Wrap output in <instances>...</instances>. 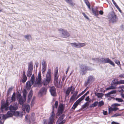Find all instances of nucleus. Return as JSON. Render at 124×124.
<instances>
[{
	"label": "nucleus",
	"mask_w": 124,
	"mask_h": 124,
	"mask_svg": "<svg viewBox=\"0 0 124 124\" xmlns=\"http://www.w3.org/2000/svg\"><path fill=\"white\" fill-rule=\"evenodd\" d=\"M58 68L56 67L54 72V83L55 86L57 88H59L62 87V86L60 85V82H58V79L59 75L58 74Z\"/></svg>",
	"instance_id": "1"
},
{
	"label": "nucleus",
	"mask_w": 124,
	"mask_h": 124,
	"mask_svg": "<svg viewBox=\"0 0 124 124\" xmlns=\"http://www.w3.org/2000/svg\"><path fill=\"white\" fill-rule=\"evenodd\" d=\"M51 70L50 69H49L46 75L45 80H44L43 82V84L44 85H47L50 83L51 78Z\"/></svg>",
	"instance_id": "2"
},
{
	"label": "nucleus",
	"mask_w": 124,
	"mask_h": 124,
	"mask_svg": "<svg viewBox=\"0 0 124 124\" xmlns=\"http://www.w3.org/2000/svg\"><path fill=\"white\" fill-rule=\"evenodd\" d=\"M41 74L40 72L39 73L38 78H36V81L34 85V86H37L39 87H40L41 86Z\"/></svg>",
	"instance_id": "3"
},
{
	"label": "nucleus",
	"mask_w": 124,
	"mask_h": 124,
	"mask_svg": "<svg viewBox=\"0 0 124 124\" xmlns=\"http://www.w3.org/2000/svg\"><path fill=\"white\" fill-rule=\"evenodd\" d=\"M118 79H114L111 83V86L109 87L106 88L107 90L110 89H115V86L118 84Z\"/></svg>",
	"instance_id": "4"
},
{
	"label": "nucleus",
	"mask_w": 124,
	"mask_h": 124,
	"mask_svg": "<svg viewBox=\"0 0 124 124\" xmlns=\"http://www.w3.org/2000/svg\"><path fill=\"white\" fill-rule=\"evenodd\" d=\"M101 61L102 63H108L114 67L115 66V64L111 60L108 58H101Z\"/></svg>",
	"instance_id": "5"
},
{
	"label": "nucleus",
	"mask_w": 124,
	"mask_h": 124,
	"mask_svg": "<svg viewBox=\"0 0 124 124\" xmlns=\"http://www.w3.org/2000/svg\"><path fill=\"white\" fill-rule=\"evenodd\" d=\"M59 30L62 31V36L63 38H67L69 37L70 34L66 30L63 29H60Z\"/></svg>",
	"instance_id": "6"
},
{
	"label": "nucleus",
	"mask_w": 124,
	"mask_h": 124,
	"mask_svg": "<svg viewBox=\"0 0 124 124\" xmlns=\"http://www.w3.org/2000/svg\"><path fill=\"white\" fill-rule=\"evenodd\" d=\"M52 108L53 111L52 112V114L51 116L49 118V121L48 123V124H53L54 122L55 116V114L54 111V105H53Z\"/></svg>",
	"instance_id": "7"
},
{
	"label": "nucleus",
	"mask_w": 124,
	"mask_h": 124,
	"mask_svg": "<svg viewBox=\"0 0 124 124\" xmlns=\"http://www.w3.org/2000/svg\"><path fill=\"white\" fill-rule=\"evenodd\" d=\"M91 70V69L89 68L88 67L86 66L83 65L81 68V71L82 72V75H85L87 70Z\"/></svg>",
	"instance_id": "8"
},
{
	"label": "nucleus",
	"mask_w": 124,
	"mask_h": 124,
	"mask_svg": "<svg viewBox=\"0 0 124 124\" xmlns=\"http://www.w3.org/2000/svg\"><path fill=\"white\" fill-rule=\"evenodd\" d=\"M64 109V106L62 104L60 103L58 108L57 111V113L59 115L62 113Z\"/></svg>",
	"instance_id": "9"
},
{
	"label": "nucleus",
	"mask_w": 124,
	"mask_h": 124,
	"mask_svg": "<svg viewBox=\"0 0 124 124\" xmlns=\"http://www.w3.org/2000/svg\"><path fill=\"white\" fill-rule=\"evenodd\" d=\"M94 80V78L93 76H90L88 78L87 81L85 83V85L86 86L89 83H91Z\"/></svg>",
	"instance_id": "10"
},
{
	"label": "nucleus",
	"mask_w": 124,
	"mask_h": 124,
	"mask_svg": "<svg viewBox=\"0 0 124 124\" xmlns=\"http://www.w3.org/2000/svg\"><path fill=\"white\" fill-rule=\"evenodd\" d=\"M18 108V105L17 103H14L13 105H10L9 107V110L13 112L15 111Z\"/></svg>",
	"instance_id": "11"
},
{
	"label": "nucleus",
	"mask_w": 124,
	"mask_h": 124,
	"mask_svg": "<svg viewBox=\"0 0 124 124\" xmlns=\"http://www.w3.org/2000/svg\"><path fill=\"white\" fill-rule=\"evenodd\" d=\"M49 91L51 95L54 97L56 96V89L54 86L50 87Z\"/></svg>",
	"instance_id": "12"
},
{
	"label": "nucleus",
	"mask_w": 124,
	"mask_h": 124,
	"mask_svg": "<svg viewBox=\"0 0 124 124\" xmlns=\"http://www.w3.org/2000/svg\"><path fill=\"white\" fill-rule=\"evenodd\" d=\"M14 113V112L10 110L9 111H8L7 114L4 115L6 119L9 117H12Z\"/></svg>",
	"instance_id": "13"
},
{
	"label": "nucleus",
	"mask_w": 124,
	"mask_h": 124,
	"mask_svg": "<svg viewBox=\"0 0 124 124\" xmlns=\"http://www.w3.org/2000/svg\"><path fill=\"white\" fill-rule=\"evenodd\" d=\"M9 105V103L6 102V103L1 105V109H2L5 108V110H7L8 109V106Z\"/></svg>",
	"instance_id": "14"
},
{
	"label": "nucleus",
	"mask_w": 124,
	"mask_h": 124,
	"mask_svg": "<svg viewBox=\"0 0 124 124\" xmlns=\"http://www.w3.org/2000/svg\"><path fill=\"white\" fill-rule=\"evenodd\" d=\"M117 20V18L116 15L114 14L113 15H112L110 19V21L113 23H114L116 22Z\"/></svg>",
	"instance_id": "15"
},
{
	"label": "nucleus",
	"mask_w": 124,
	"mask_h": 124,
	"mask_svg": "<svg viewBox=\"0 0 124 124\" xmlns=\"http://www.w3.org/2000/svg\"><path fill=\"white\" fill-rule=\"evenodd\" d=\"M98 8L97 7L94 9L93 8H92V11L95 16H97L98 15Z\"/></svg>",
	"instance_id": "16"
},
{
	"label": "nucleus",
	"mask_w": 124,
	"mask_h": 124,
	"mask_svg": "<svg viewBox=\"0 0 124 124\" xmlns=\"http://www.w3.org/2000/svg\"><path fill=\"white\" fill-rule=\"evenodd\" d=\"M47 89L45 87L42 88L40 90L39 93L41 94H45L46 92Z\"/></svg>",
	"instance_id": "17"
},
{
	"label": "nucleus",
	"mask_w": 124,
	"mask_h": 124,
	"mask_svg": "<svg viewBox=\"0 0 124 124\" xmlns=\"http://www.w3.org/2000/svg\"><path fill=\"white\" fill-rule=\"evenodd\" d=\"M26 99L24 98H23L22 97L20 98L19 100V103L20 105H23Z\"/></svg>",
	"instance_id": "18"
},
{
	"label": "nucleus",
	"mask_w": 124,
	"mask_h": 124,
	"mask_svg": "<svg viewBox=\"0 0 124 124\" xmlns=\"http://www.w3.org/2000/svg\"><path fill=\"white\" fill-rule=\"evenodd\" d=\"M33 94V92L32 90L30 91L29 95L28 96V102L29 103L30 101L31 97L32 96Z\"/></svg>",
	"instance_id": "19"
},
{
	"label": "nucleus",
	"mask_w": 124,
	"mask_h": 124,
	"mask_svg": "<svg viewBox=\"0 0 124 124\" xmlns=\"http://www.w3.org/2000/svg\"><path fill=\"white\" fill-rule=\"evenodd\" d=\"M72 87H73V86H71L68 88L66 92V96H68L69 95L70 91H71Z\"/></svg>",
	"instance_id": "20"
},
{
	"label": "nucleus",
	"mask_w": 124,
	"mask_h": 124,
	"mask_svg": "<svg viewBox=\"0 0 124 124\" xmlns=\"http://www.w3.org/2000/svg\"><path fill=\"white\" fill-rule=\"evenodd\" d=\"M28 70H32L33 69V63L32 62L29 63Z\"/></svg>",
	"instance_id": "21"
},
{
	"label": "nucleus",
	"mask_w": 124,
	"mask_h": 124,
	"mask_svg": "<svg viewBox=\"0 0 124 124\" xmlns=\"http://www.w3.org/2000/svg\"><path fill=\"white\" fill-rule=\"evenodd\" d=\"M16 93L15 92L14 93L12 96L11 97V101L10 102V103H11L12 102L15 101L16 100Z\"/></svg>",
	"instance_id": "22"
},
{
	"label": "nucleus",
	"mask_w": 124,
	"mask_h": 124,
	"mask_svg": "<svg viewBox=\"0 0 124 124\" xmlns=\"http://www.w3.org/2000/svg\"><path fill=\"white\" fill-rule=\"evenodd\" d=\"M76 96L73 95L71 97L69 102L71 103L73 102L74 100H75Z\"/></svg>",
	"instance_id": "23"
},
{
	"label": "nucleus",
	"mask_w": 124,
	"mask_h": 124,
	"mask_svg": "<svg viewBox=\"0 0 124 124\" xmlns=\"http://www.w3.org/2000/svg\"><path fill=\"white\" fill-rule=\"evenodd\" d=\"M113 3L114 4V5L117 8V9L119 10V11L121 13H122L121 10L120 9V8L117 5V4L115 2L114 0H112Z\"/></svg>",
	"instance_id": "24"
},
{
	"label": "nucleus",
	"mask_w": 124,
	"mask_h": 124,
	"mask_svg": "<svg viewBox=\"0 0 124 124\" xmlns=\"http://www.w3.org/2000/svg\"><path fill=\"white\" fill-rule=\"evenodd\" d=\"M67 3L71 6H73L75 5L72 0H64Z\"/></svg>",
	"instance_id": "25"
},
{
	"label": "nucleus",
	"mask_w": 124,
	"mask_h": 124,
	"mask_svg": "<svg viewBox=\"0 0 124 124\" xmlns=\"http://www.w3.org/2000/svg\"><path fill=\"white\" fill-rule=\"evenodd\" d=\"M24 110H26V111L28 113L29 112L30 109V106L29 105L27 104L24 106Z\"/></svg>",
	"instance_id": "26"
},
{
	"label": "nucleus",
	"mask_w": 124,
	"mask_h": 124,
	"mask_svg": "<svg viewBox=\"0 0 124 124\" xmlns=\"http://www.w3.org/2000/svg\"><path fill=\"white\" fill-rule=\"evenodd\" d=\"M32 85V84H31L30 82L27 81L26 84V88L28 89H30Z\"/></svg>",
	"instance_id": "27"
},
{
	"label": "nucleus",
	"mask_w": 124,
	"mask_h": 124,
	"mask_svg": "<svg viewBox=\"0 0 124 124\" xmlns=\"http://www.w3.org/2000/svg\"><path fill=\"white\" fill-rule=\"evenodd\" d=\"M95 95L97 96L99 98H101L103 96V94L102 93L95 92Z\"/></svg>",
	"instance_id": "28"
},
{
	"label": "nucleus",
	"mask_w": 124,
	"mask_h": 124,
	"mask_svg": "<svg viewBox=\"0 0 124 124\" xmlns=\"http://www.w3.org/2000/svg\"><path fill=\"white\" fill-rule=\"evenodd\" d=\"M118 90L119 92L123 93L124 91V86H119L118 88Z\"/></svg>",
	"instance_id": "29"
},
{
	"label": "nucleus",
	"mask_w": 124,
	"mask_h": 124,
	"mask_svg": "<svg viewBox=\"0 0 124 124\" xmlns=\"http://www.w3.org/2000/svg\"><path fill=\"white\" fill-rule=\"evenodd\" d=\"M98 104V101H95L90 106V107L92 108V107H94L96 106Z\"/></svg>",
	"instance_id": "30"
},
{
	"label": "nucleus",
	"mask_w": 124,
	"mask_h": 124,
	"mask_svg": "<svg viewBox=\"0 0 124 124\" xmlns=\"http://www.w3.org/2000/svg\"><path fill=\"white\" fill-rule=\"evenodd\" d=\"M64 115H62L58 118L57 122L58 123V122L59 121H63L64 120H63V119L64 118Z\"/></svg>",
	"instance_id": "31"
},
{
	"label": "nucleus",
	"mask_w": 124,
	"mask_h": 124,
	"mask_svg": "<svg viewBox=\"0 0 124 124\" xmlns=\"http://www.w3.org/2000/svg\"><path fill=\"white\" fill-rule=\"evenodd\" d=\"M32 71L28 70L27 72V76L28 77H30L32 74Z\"/></svg>",
	"instance_id": "32"
},
{
	"label": "nucleus",
	"mask_w": 124,
	"mask_h": 124,
	"mask_svg": "<svg viewBox=\"0 0 124 124\" xmlns=\"http://www.w3.org/2000/svg\"><path fill=\"white\" fill-rule=\"evenodd\" d=\"M89 103L88 102H86L82 106V108L83 109H84L86 107H88L89 105Z\"/></svg>",
	"instance_id": "33"
},
{
	"label": "nucleus",
	"mask_w": 124,
	"mask_h": 124,
	"mask_svg": "<svg viewBox=\"0 0 124 124\" xmlns=\"http://www.w3.org/2000/svg\"><path fill=\"white\" fill-rule=\"evenodd\" d=\"M85 3L87 6L88 8L90 9H91L90 4L87 0H84Z\"/></svg>",
	"instance_id": "34"
},
{
	"label": "nucleus",
	"mask_w": 124,
	"mask_h": 124,
	"mask_svg": "<svg viewBox=\"0 0 124 124\" xmlns=\"http://www.w3.org/2000/svg\"><path fill=\"white\" fill-rule=\"evenodd\" d=\"M31 81L32 85L35 82V77L34 74H33L32 76Z\"/></svg>",
	"instance_id": "35"
},
{
	"label": "nucleus",
	"mask_w": 124,
	"mask_h": 124,
	"mask_svg": "<svg viewBox=\"0 0 124 124\" xmlns=\"http://www.w3.org/2000/svg\"><path fill=\"white\" fill-rule=\"evenodd\" d=\"M78 48H80L82 47L85 46V44L84 43H78Z\"/></svg>",
	"instance_id": "36"
},
{
	"label": "nucleus",
	"mask_w": 124,
	"mask_h": 124,
	"mask_svg": "<svg viewBox=\"0 0 124 124\" xmlns=\"http://www.w3.org/2000/svg\"><path fill=\"white\" fill-rule=\"evenodd\" d=\"M12 89L13 88L12 87H10L9 88L7 93V96H8L10 94L11 92L12 91Z\"/></svg>",
	"instance_id": "37"
},
{
	"label": "nucleus",
	"mask_w": 124,
	"mask_h": 124,
	"mask_svg": "<svg viewBox=\"0 0 124 124\" xmlns=\"http://www.w3.org/2000/svg\"><path fill=\"white\" fill-rule=\"evenodd\" d=\"M79 104L76 101L75 102L73 106L72 107V109L74 110L76 108Z\"/></svg>",
	"instance_id": "38"
},
{
	"label": "nucleus",
	"mask_w": 124,
	"mask_h": 124,
	"mask_svg": "<svg viewBox=\"0 0 124 124\" xmlns=\"http://www.w3.org/2000/svg\"><path fill=\"white\" fill-rule=\"evenodd\" d=\"M84 98L85 97H84V96H83L78 100H77L76 102L79 104L81 101L83 100L84 99Z\"/></svg>",
	"instance_id": "39"
},
{
	"label": "nucleus",
	"mask_w": 124,
	"mask_h": 124,
	"mask_svg": "<svg viewBox=\"0 0 124 124\" xmlns=\"http://www.w3.org/2000/svg\"><path fill=\"white\" fill-rule=\"evenodd\" d=\"M23 98L26 99V95L27 93V92L24 89L23 92Z\"/></svg>",
	"instance_id": "40"
},
{
	"label": "nucleus",
	"mask_w": 124,
	"mask_h": 124,
	"mask_svg": "<svg viewBox=\"0 0 124 124\" xmlns=\"http://www.w3.org/2000/svg\"><path fill=\"white\" fill-rule=\"evenodd\" d=\"M71 44L72 46H73L76 47L78 48V43L75 42L71 43Z\"/></svg>",
	"instance_id": "41"
},
{
	"label": "nucleus",
	"mask_w": 124,
	"mask_h": 124,
	"mask_svg": "<svg viewBox=\"0 0 124 124\" xmlns=\"http://www.w3.org/2000/svg\"><path fill=\"white\" fill-rule=\"evenodd\" d=\"M98 106L99 107H100L104 105V102L103 101H101L98 102Z\"/></svg>",
	"instance_id": "42"
},
{
	"label": "nucleus",
	"mask_w": 124,
	"mask_h": 124,
	"mask_svg": "<svg viewBox=\"0 0 124 124\" xmlns=\"http://www.w3.org/2000/svg\"><path fill=\"white\" fill-rule=\"evenodd\" d=\"M27 80V77L26 76H23V79L22 82L23 83L25 82Z\"/></svg>",
	"instance_id": "43"
},
{
	"label": "nucleus",
	"mask_w": 124,
	"mask_h": 124,
	"mask_svg": "<svg viewBox=\"0 0 124 124\" xmlns=\"http://www.w3.org/2000/svg\"><path fill=\"white\" fill-rule=\"evenodd\" d=\"M2 119H6L5 115L3 114H0V120Z\"/></svg>",
	"instance_id": "44"
},
{
	"label": "nucleus",
	"mask_w": 124,
	"mask_h": 124,
	"mask_svg": "<svg viewBox=\"0 0 124 124\" xmlns=\"http://www.w3.org/2000/svg\"><path fill=\"white\" fill-rule=\"evenodd\" d=\"M42 67H46V61H43L42 62Z\"/></svg>",
	"instance_id": "45"
},
{
	"label": "nucleus",
	"mask_w": 124,
	"mask_h": 124,
	"mask_svg": "<svg viewBox=\"0 0 124 124\" xmlns=\"http://www.w3.org/2000/svg\"><path fill=\"white\" fill-rule=\"evenodd\" d=\"M116 100L119 102H122L123 101V100L121 98H116Z\"/></svg>",
	"instance_id": "46"
},
{
	"label": "nucleus",
	"mask_w": 124,
	"mask_h": 124,
	"mask_svg": "<svg viewBox=\"0 0 124 124\" xmlns=\"http://www.w3.org/2000/svg\"><path fill=\"white\" fill-rule=\"evenodd\" d=\"M14 113H13V115L16 116H19V113L18 111H15L14 112Z\"/></svg>",
	"instance_id": "47"
},
{
	"label": "nucleus",
	"mask_w": 124,
	"mask_h": 124,
	"mask_svg": "<svg viewBox=\"0 0 124 124\" xmlns=\"http://www.w3.org/2000/svg\"><path fill=\"white\" fill-rule=\"evenodd\" d=\"M120 105H121L120 104H119L118 103H114L112 104L111 106L113 107H116L120 106Z\"/></svg>",
	"instance_id": "48"
},
{
	"label": "nucleus",
	"mask_w": 124,
	"mask_h": 124,
	"mask_svg": "<svg viewBox=\"0 0 124 124\" xmlns=\"http://www.w3.org/2000/svg\"><path fill=\"white\" fill-rule=\"evenodd\" d=\"M118 84H124V80H122L118 81Z\"/></svg>",
	"instance_id": "49"
},
{
	"label": "nucleus",
	"mask_w": 124,
	"mask_h": 124,
	"mask_svg": "<svg viewBox=\"0 0 124 124\" xmlns=\"http://www.w3.org/2000/svg\"><path fill=\"white\" fill-rule=\"evenodd\" d=\"M115 62L118 65H120V62L118 60H115Z\"/></svg>",
	"instance_id": "50"
},
{
	"label": "nucleus",
	"mask_w": 124,
	"mask_h": 124,
	"mask_svg": "<svg viewBox=\"0 0 124 124\" xmlns=\"http://www.w3.org/2000/svg\"><path fill=\"white\" fill-rule=\"evenodd\" d=\"M65 122V120H64L62 121H59L58 123V124H64Z\"/></svg>",
	"instance_id": "51"
},
{
	"label": "nucleus",
	"mask_w": 124,
	"mask_h": 124,
	"mask_svg": "<svg viewBox=\"0 0 124 124\" xmlns=\"http://www.w3.org/2000/svg\"><path fill=\"white\" fill-rule=\"evenodd\" d=\"M24 37L26 39H29V37H30L31 38V35H29L25 36Z\"/></svg>",
	"instance_id": "52"
},
{
	"label": "nucleus",
	"mask_w": 124,
	"mask_h": 124,
	"mask_svg": "<svg viewBox=\"0 0 124 124\" xmlns=\"http://www.w3.org/2000/svg\"><path fill=\"white\" fill-rule=\"evenodd\" d=\"M113 110L112 108L110 107L108 109V113L109 114L111 113Z\"/></svg>",
	"instance_id": "53"
},
{
	"label": "nucleus",
	"mask_w": 124,
	"mask_h": 124,
	"mask_svg": "<svg viewBox=\"0 0 124 124\" xmlns=\"http://www.w3.org/2000/svg\"><path fill=\"white\" fill-rule=\"evenodd\" d=\"M58 101H55V102L54 104V106L55 107V108H57L58 106Z\"/></svg>",
	"instance_id": "54"
},
{
	"label": "nucleus",
	"mask_w": 124,
	"mask_h": 124,
	"mask_svg": "<svg viewBox=\"0 0 124 124\" xmlns=\"http://www.w3.org/2000/svg\"><path fill=\"white\" fill-rule=\"evenodd\" d=\"M46 67H42V73H44V72L46 70Z\"/></svg>",
	"instance_id": "55"
},
{
	"label": "nucleus",
	"mask_w": 124,
	"mask_h": 124,
	"mask_svg": "<svg viewBox=\"0 0 124 124\" xmlns=\"http://www.w3.org/2000/svg\"><path fill=\"white\" fill-rule=\"evenodd\" d=\"M11 99H10L9 97H8L6 101V102H7L8 103H9V102H10V101H11Z\"/></svg>",
	"instance_id": "56"
},
{
	"label": "nucleus",
	"mask_w": 124,
	"mask_h": 124,
	"mask_svg": "<svg viewBox=\"0 0 124 124\" xmlns=\"http://www.w3.org/2000/svg\"><path fill=\"white\" fill-rule=\"evenodd\" d=\"M109 92L111 94H112L115 93L116 92V90H112Z\"/></svg>",
	"instance_id": "57"
},
{
	"label": "nucleus",
	"mask_w": 124,
	"mask_h": 124,
	"mask_svg": "<svg viewBox=\"0 0 124 124\" xmlns=\"http://www.w3.org/2000/svg\"><path fill=\"white\" fill-rule=\"evenodd\" d=\"M120 114H119L116 113L114 114L113 116H112V117H116L120 116Z\"/></svg>",
	"instance_id": "58"
},
{
	"label": "nucleus",
	"mask_w": 124,
	"mask_h": 124,
	"mask_svg": "<svg viewBox=\"0 0 124 124\" xmlns=\"http://www.w3.org/2000/svg\"><path fill=\"white\" fill-rule=\"evenodd\" d=\"M111 94L110 93V92L106 94H105V96L106 97H108L110 96V95H111Z\"/></svg>",
	"instance_id": "59"
},
{
	"label": "nucleus",
	"mask_w": 124,
	"mask_h": 124,
	"mask_svg": "<svg viewBox=\"0 0 124 124\" xmlns=\"http://www.w3.org/2000/svg\"><path fill=\"white\" fill-rule=\"evenodd\" d=\"M82 14L87 19H88V16L85 15V13L84 12L82 13Z\"/></svg>",
	"instance_id": "60"
},
{
	"label": "nucleus",
	"mask_w": 124,
	"mask_h": 124,
	"mask_svg": "<svg viewBox=\"0 0 124 124\" xmlns=\"http://www.w3.org/2000/svg\"><path fill=\"white\" fill-rule=\"evenodd\" d=\"M112 109L113 111H116L119 109V108L117 107H114L112 108Z\"/></svg>",
	"instance_id": "61"
},
{
	"label": "nucleus",
	"mask_w": 124,
	"mask_h": 124,
	"mask_svg": "<svg viewBox=\"0 0 124 124\" xmlns=\"http://www.w3.org/2000/svg\"><path fill=\"white\" fill-rule=\"evenodd\" d=\"M119 77L120 78H124V74H122L119 75Z\"/></svg>",
	"instance_id": "62"
},
{
	"label": "nucleus",
	"mask_w": 124,
	"mask_h": 124,
	"mask_svg": "<svg viewBox=\"0 0 124 124\" xmlns=\"http://www.w3.org/2000/svg\"><path fill=\"white\" fill-rule=\"evenodd\" d=\"M103 114L104 115H106L108 114L107 111H104V110L103 111Z\"/></svg>",
	"instance_id": "63"
},
{
	"label": "nucleus",
	"mask_w": 124,
	"mask_h": 124,
	"mask_svg": "<svg viewBox=\"0 0 124 124\" xmlns=\"http://www.w3.org/2000/svg\"><path fill=\"white\" fill-rule=\"evenodd\" d=\"M89 99H90V98H89V96H88L85 99V101H89Z\"/></svg>",
	"instance_id": "64"
}]
</instances>
